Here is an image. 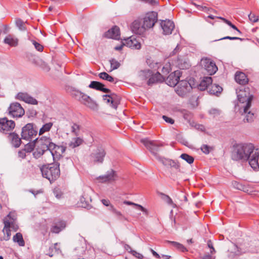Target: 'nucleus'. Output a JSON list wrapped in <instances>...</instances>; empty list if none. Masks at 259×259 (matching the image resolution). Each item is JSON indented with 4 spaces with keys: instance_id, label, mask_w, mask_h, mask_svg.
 <instances>
[{
    "instance_id": "nucleus-1",
    "label": "nucleus",
    "mask_w": 259,
    "mask_h": 259,
    "mask_svg": "<svg viewBox=\"0 0 259 259\" xmlns=\"http://www.w3.org/2000/svg\"><path fill=\"white\" fill-rule=\"evenodd\" d=\"M232 159L235 161L247 162L255 170H259V149H255L251 143L236 145L232 153Z\"/></svg>"
},
{
    "instance_id": "nucleus-2",
    "label": "nucleus",
    "mask_w": 259,
    "mask_h": 259,
    "mask_svg": "<svg viewBox=\"0 0 259 259\" xmlns=\"http://www.w3.org/2000/svg\"><path fill=\"white\" fill-rule=\"evenodd\" d=\"M36 144V148L33 153V155L36 159L39 158L46 152L50 151L51 145L54 143L50 137H42L39 139L37 138L33 140Z\"/></svg>"
},
{
    "instance_id": "nucleus-3",
    "label": "nucleus",
    "mask_w": 259,
    "mask_h": 259,
    "mask_svg": "<svg viewBox=\"0 0 259 259\" xmlns=\"http://www.w3.org/2000/svg\"><path fill=\"white\" fill-rule=\"evenodd\" d=\"M40 170L43 177L49 180L51 183L57 179L60 175L59 164L56 161L53 163L43 165Z\"/></svg>"
},
{
    "instance_id": "nucleus-4",
    "label": "nucleus",
    "mask_w": 259,
    "mask_h": 259,
    "mask_svg": "<svg viewBox=\"0 0 259 259\" xmlns=\"http://www.w3.org/2000/svg\"><path fill=\"white\" fill-rule=\"evenodd\" d=\"M249 89H244V90H240L237 92L238 100L239 102L238 106L241 109L243 108V112H247L251 104L253 96L250 95L248 92Z\"/></svg>"
},
{
    "instance_id": "nucleus-5",
    "label": "nucleus",
    "mask_w": 259,
    "mask_h": 259,
    "mask_svg": "<svg viewBox=\"0 0 259 259\" xmlns=\"http://www.w3.org/2000/svg\"><path fill=\"white\" fill-rule=\"evenodd\" d=\"M37 134V129L33 123H27L22 128L21 139L31 141Z\"/></svg>"
},
{
    "instance_id": "nucleus-6",
    "label": "nucleus",
    "mask_w": 259,
    "mask_h": 259,
    "mask_svg": "<svg viewBox=\"0 0 259 259\" xmlns=\"http://www.w3.org/2000/svg\"><path fill=\"white\" fill-rule=\"evenodd\" d=\"M15 123L13 120H9L7 117L0 118V132L9 135L15 128Z\"/></svg>"
},
{
    "instance_id": "nucleus-7",
    "label": "nucleus",
    "mask_w": 259,
    "mask_h": 259,
    "mask_svg": "<svg viewBox=\"0 0 259 259\" xmlns=\"http://www.w3.org/2000/svg\"><path fill=\"white\" fill-rule=\"evenodd\" d=\"M8 110L9 114L14 118L21 117L25 114L24 109L18 102L11 103Z\"/></svg>"
},
{
    "instance_id": "nucleus-8",
    "label": "nucleus",
    "mask_w": 259,
    "mask_h": 259,
    "mask_svg": "<svg viewBox=\"0 0 259 259\" xmlns=\"http://www.w3.org/2000/svg\"><path fill=\"white\" fill-rule=\"evenodd\" d=\"M142 20L146 30L152 28L157 21V13L155 12L148 13Z\"/></svg>"
},
{
    "instance_id": "nucleus-9",
    "label": "nucleus",
    "mask_w": 259,
    "mask_h": 259,
    "mask_svg": "<svg viewBox=\"0 0 259 259\" xmlns=\"http://www.w3.org/2000/svg\"><path fill=\"white\" fill-rule=\"evenodd\" d=\"M201 65L209 75L214 74L218 70L215 63L210 59L207 58L202 59Z\"/></svg>"
},
{
    "instance_id": "nucleus-10",
    "label": "nucleus",
    "mask_w": 259,
    "mask_h": 259,
    "mask_svg": "<svg viewBox=\"0 0 259 259\" xmlns=\"http://www.w3.org/2000/svg\"><path fill=\"white\" fill-rule=\"evenodd\" d=\"M142 142L150 151L158 159L160 157L158 155L157 152L160 150V147L162 146L161 144L155 141H149L146 139L143 140Z\"/></svg>"
},
{
    "instance_id": "nucleus-11",
    "label": "nucleus",
    "mask_w": 259,
    "mask_h": 259,
    "mask_svg": "<svg viewBox=\"0 0 259 259\" xmlns=\"http://www.w3.org/2000/svg\"><path fill=\"white\" fill-rule=\"evenodd\" d=\"M66 150V147L63 146H58L56 144L51 145L50 153L53 158L54 161L57 162V160L60 159L62 155L64 153Z\"/></svg>"
},
{
    "instance_id": "nucleus-12",
    "label": "nucleus",
    "mask_w": 259,
    "mask_h": 259,
    "mask_svg": "<svg viewBox=\"0 0 259 259\" xmlns=\"http://www.w3.org/2000/svg\"><path fill=\"white\" fill-rule=\"evenodd\" d=\"M103 98L107 103H110V106L114 109H116L119 104L120 98L114 93L110 95H104Z\"/></svg>"
},
{
    "instance_id": "nucleus-13",
    "label": "nucleus",
    "mask_w": 259,
    "mask_h": 259,
    "mask_svg": "<svg viewBox=\"0 0 259 259\" xmlns=\"http://www.w3.org/2000/svg\"><path fill=\"white\" fill-rule=\"evenodd\" d=\"M106 152L102 148H98L91 155L92 160L95 163H102L104 161Z\"/></svg>"
},
{
    "instance_id": "nucleus-14",
    "label": "nucleus",
    "mask_w": 259,
    "mask_h": 259,
    "mask_svg": "<svg viewBox=\"0 0 259 259\" xmlns=\"http://www.w3.org/2000/svg\"><path fill=\"white\" fill-rule=\"evenodd\" d=\"M181 74L179 70L170 73L166 79V83L170 87H175L179 83Z\"/></svg>"
},
{
    "instance_id": "nucleus-15",
    "label": "nucleus",
    "mask_w": 259,
    "mask_h": 259,
    "mask_svg": "<svg viewBox=\"0 0 259 259\" xmlns=\"http://www.w3.org/2000/svg\"><path fill=\"white\" fill-rule=\"evenodd\" d=\"M160 26L164 35L170 34L175 28L174 22L169 20L161 21Z\"/></svg>"
},
{
    "instance_id": "nucleus-16",
    "label": "nucleus",
    "mask_w": 259,
    "mask_h": 259,
    "mask_svg": "<svg viewBox=\"0 0 259 259\" xmlns=\"http://www.w3.org/2000/svg\"><path fill=\"white\" fill-rule=\"evenodd\" d=\"M132 31L137 34H143L146 29L142 23V20H135L134 21L131 26Z\"/></svg>"
},
{
    "instance_id": "nucleus-17",
    "label": "nucleus",
    "mask_w": 259,
    "mask_h": 259,
    "mask_svg": "<svg viewBox=\"0 0 259 259\" xmlns=\"http://www.w3.org/2000/svg\"><path fill=\"white\" fill-rule=\"evenodd\" d=\"M16 99L32 105H36L38 103L35 99L30 96L26 93L20 92L18 93L16 96Z\"/></svg>"
},
{
    "instance_id": "nucleus-18",
    "label": "nucleus",
    "mask_w": 259,
    "mask_h": 259,
    "mask_svg": "<svg viewBox=\"0 0 259 259\" xmlns=\"http://www.w3.org/2000/svg\"><path fill=\"white\" fill-rule=\"evenodd\" d=\"M178 84V89L177 90V92L179 95H181L189 91L192 89L190 83L185 80H179Z\"/></svg>"
},
{
    "instance_id": "nucleus-19",
    "label": "nucleus",
    "mask_w": 259,
    "mask_h": 259,
    "mask_svg": "<svg viewBox=\"0 0 259 259\" xmlns=\"http://www.w3.org/2000/svg\"><path fill=\"white\" fill-rule=\"evenodd\" d=\"M123 45L132 49L139 50L141 47L140 42L134 36L125 39Z\"/></svg>"
},
{
    "instance_id": "nucleus-20",
    "label": "nucleus",
    "mask_w": 259,
    "mask_h": 259,
    "mask_svg": "<svg viewBox=\"0 0 259 259\" xmlns=\"http://www.w3.org/2000/svg\"><path fill=\"white\" fill-rule=\"evenodd\" d=\"M116 177L117 175L115 171L113 169H110L108 170L105 175L99 176L98 179L100 182L103 183L114 181L115 180Z\"/></svg>"
},
{
    "instance_id": "nucleus-21",
    "label": "nucleus",
    "mask_w": 259,
    "mask_h": 259,
    "mask_svg": "<svg viewBox=\"0 0 259 259\" xmlns=\"http://www.w3.org/2000/svg\"><path fill=\"white\" fill-rule=\"evenodd\" d=\"M80 101L91 109L97 110L98 109V105L96 102L85 94L83 95Z\"/></svg>"
},
{
    "instance_id": "nucleus-22",
    "label": "nucleus",
    "mask_w": 259,
    "mask_h": 259,
    "mask_svg": "<svg viewBox=\"0 0 259 259\" xmlns=\"http://www.w3.org/2000/svg\"><path fill=\"white\" fill-rule=\"evenodd\" d=\"M104 36L107 38H110L115 39L120 38V29L117 26H114L111 29L108 30L104 33Z\"/></svg>"
},
{
    "instance_id": "nucleus-23",
    "label": "nucleus",
    "mask_w": 259,
    "mask_h": 259,
    "mask_svg": "<svg viewBox=\"0 0 259 259\" xmlns=\"http://www.w3.org/2000/svg\"><path fill=\"white\" fill-rule=\"evenodd\" d=\"M104 84L103 83L96 81H92L89 84V87L91 89H95L98 91H102L104 93H111V91L104 88Z\"/></svg>"
},
{
    "instance_id": "nucleus-24",
    "label": "nucleus",
    "mask_w": 259,
    "mask_h": 259,
    "mask_svg": "<svg viewBox=\"0 0 259 259\" xmlns=\"http://www.w3.org/2000/svg\"><path fill=\"white\" fill-rule=\"evenodd\" d=\"M8 138L15 147H19L21 144V139L19 135L15 132H11L8 135Z\"/></svg>"
},
{
    "instance_id": "nucleus-25",
    "label": "nucleus",
    "mask_w": 259,
    "mask_h": 259,
    "mask_svg": "<svg viewBox=\"0 0 259 259\" xmlns=\"http://www.w3.org/2000/svg\"><path fill=\"white\" fill-rule=\"evenodd\" d=\"M162 81V76L160 73L157 72L156 73L153 74L152 72L151 75L149 77V79L147 81V84L148 85H152L154 83L161 82Z\"/></svg>"
},
{
    "instance_id": "nucleus-26",
    "label": "nucleus",
    "mask_w": 259,
    "mask_h": 259,
    "mask_svg": "<svg viewBox=\"0 0 259 259\" xmlns=\"http://www.w3.org/2000/svg\"><path fill=\"white\" fill-rule=\"evenodd\" d=\"M176 65L180 69H187L190 66L189 62L184 57L178 58Z\"/></svg>"
},
{
    "instance_id": "nucleus-27",
    "label": "nucleus",
    "mask_w": 259,
    "mask_h": 259,
    "mask_svg": "<svg viewBox=\"0 0 259 259\" xmlns=\"http://www.w3.org/2000/svg\"><path fill=\"white\" fill-rule=\"evenodd\" d=\"M235 79L240 84L244 85L248 83V79L246 74L242 72H237L235 73Z\"/></svg>"
},
{
    "instance_id": "nucleus-28",
    "label": "nucleus",
    "mask_w": 259,
    "mask_h": 259,
    "mask_svg": "<svg viewBox=\"0 0 259 259\" xmlns=\"http://www.w3.org/2000/svg\"><path fill=\"white\" fill-rule=\"evenodd\" d=\"M58 160L60 161L59 162H58V164H59V166L61 165L62 167L65 169L72 167L73 165V161L70 158L61 157L57 160V161Z\"/></svg>"
},
{
    "instance_id": "nucleus-29",
    "label": "nucleus",
    "mask_w": 259,
    "mask_h": 259,
    "mask_svg": "<svg viewBox=\"0 0 259 259\" xmlns=\"http://www.w3.org/2000/svg\"><path fill=\"white\" fill-rule=\"evenodd\" d=\"M160 161H161L165 166H169L171 167H174L175 169L180 170L179 163L176 161L171 159L162 158H160Z\"/></svg>"
},
{
    "instance_id": "nucleus-30",
    "label": "nucleus",
    "mask_w": 259,
    "mask_h": 259,
    "mask_svg": "<svg viewBox=\"0 0 259 259\" xmlns=\"http://www.w3.org/2000/svg\"><path fill=\"white\" fill-rule=\"evenodd\" d=\"M212 81L211 77H204L199 84V89L201 91L205 90L209 84L212 83Z\"/></svg>"
},
{
    "instance_id": "nucleus-31",
    "label": "nucleus",
    "mask_w": 259,
    "mask_h": 259,
    "mask_svg": "<svg viewBox=\"0 0 259 259\" xmlns=\"http://www.w3.org/2000/svg\"><path fill=\"white\" fill-rule=\"evenodd\" d=\"M4 42L9 45L11 47H16L18 45V40L16 38H14L10 35H8L4 39Z\"/></svg>"
},
{
    "instance_id": "nucleus-32",
    "label": "nucleus",
    "mask_w": 259,
    "mask_h": 259,
    "mask_svg": "<svg viewBox=\"0 0 259 259\" xmlns=\"http://www.w3.org/2000/svg\"><path fill=\"white\" fill-rule=\"evenodd\" d=\"M249 108L247 110V112H244L243 108L241 109L240 108V112L241 114H245V117H244L243 120L244 122H250L253 121L254 117V114L252 113L249 110Z\"/></svg>"
},
{
    "instance_id": "nucleus-33",
    "label": "nucleus",
    "mask_w": 259,
    "mask_h": 259,
    "mask_svg": "<svg viewBox=\"0 0 259 259\" xmlns=\"http://www.w3.org/2000/svg\"><path fill=\"white\" fill-rule=\"evenodd\" d=\"M223 91V88L217 84H211L210 88L209 89V93L210 94L218 95Z\"/></svg>"
},
{
    "instance_id": "nucleus-34",
    "label": "nucleus",
    "mask_w": 259,
    "mask_h": 259,
    "mask_svg": "<svg viewBox=\"0 0 259 259\" xmlns=\"http://www.w3.org/2000/svg\"><path fill=\"white\" fill-rule=\"evenodd\" d=\"M152 71L148 69L145 70H142L139 73V77L142 81H145L149 79V77L151 75Z\"/></svg>"
},
{
    "instance_id": "nucleus-35",
    "label": "nucleus",
    "mask_w": 259,
    "mask_h": 259,
    "mask_svg": "<svg viewBox=\"0 0 259 259\" xmlns=\"http://www.w3.org/2000/svg\"><path fill=\"white\" fill-rule=\"evenodd\" d=\"M13 240L15 242H17L20 246H24L25 245V241L23 238L21 233H17L13 237Z\"/></svg>"
},
{
    "instance_id": "nucleus-36",
    "label": "nucleus",
    "mask_w": 259,
    "mask_h": 259,
    "mask_svg": "<svg viewBox=\"0 0 259 259\" xmlns=\"http://www.w3.org/2000/svg\"><path fill=\"white\" fill-rule=\"evenodd\" d=\"M83 140L81 138L79 137L74 138L72 139L69 145L72 148H74L80 146Z\"/></svg>"
},
{
    "instance_id": "nucleus-37",
    "label": "nucleus",
    "mask_w": 259,
    "mask_h": 259,
    "mask_svg": "<svg viewBox=\"0 0 259 259\" xmlns=\"http://www.w3.org/2000/svg\"><path fill=\"white\" fill-rule=\"evenodd\" d=\"M159 195L161 196V198L167 204L172 206L174 208L176 207V204L173 202L169 196L161 192L159 193Z\"/></svg>"
},
{
    "instance_id": "nucleus-38",
    "label": "nucleus",
    "mask_w": 259,
    "mask_h": 259,
    "mask_svg": "<svg viewBox=\"0 0 259 259\" xmlns=\"http://www.w3.org/2000/svg\"><path fill=\"white\" fill-rule=\"evenodd\" d=\"M233 187L239 190L243 191L244 192L248 191V188L242 183L238 182L237 181H234L232 182Z\"/></svg>"
},
{
    "instance_id": "nucleus-39",
    "label": "nucleus",
    "mask_w": 259,
    "mask_h": 259,
    "mask_svg": "<svg viewBox=\"0 0 259 259\" xmlns=\"http://www.w3.org/2000/svg\"><path fill=\"white\" fill-rule=\"evenodd\" d=\"M65 227V224L64 222H61L60 224L58 225L53 226L51 228V231L54 233H59Z\"/></svg>"
},
{
    "instance_id": "nucleus-40",
    "label": "nucleus",
    "mask_w": 259,
    "mask_h": 259,
    "mask_svg": "<svg viewBox=\"0 0 259 259\" xmlns=\"http://www.w3.org/2000/svg\"><path fill=\"white\" fill-rule=\"evenodd\" d=\"M53 126L52 122H48L45 124L41 128H40L39 131V135H41L43 134L44 133L46 132H48L50 130L51 127Z\"/></svg>"
},
{
    "instance_id": "nucleus-41",
    "label": "nucleus",
    "mask_w": 259,
    "mask_h": 259,
    "mask_svg": "<svg viewBox=\"0 0 259 259\" xmlns=\"http://www.w3.org/2000/svg\"><path fill=\"white\" fill-rule=\"evenodd\" d=\"M99 76L100 78L107 80L110 82L114 81V79L113 77L109 75L108 73L105 72H103L99 74Z\"/></svg>"
},
{
    "instance_id": "nucleus-42",
    "label": "nucleus",
    "mask_w": 259,
    "mask_h": 259,
    "mask_svg": "<svg viewBox=\"0 0 259 259\" xmlns=\"http://www.w3.org/2000/svg\"><path fill=\"white\" fill-rule=\"evenodd\" d=\"M123 203H124V204H127L128 205H134V206L138 207V208L140 210H141L142 211L144 212L145 213V214H146V215L148 214V210L140 204H138L135 203L134 202L128 201H124L123 202Z\"/></svg>"
},
{
    "instance_id": "nucleus-43",
    "label": "nucleus",
    "mask_w": 259,
    "mask_h": 259,
    "mask_svg": "<svg viewBox=\"0 0 259 259\" xmlns=\"http://www.w3.org/2000/svg\"><path fill=\"white\" fill-rule=\"evenodd\" d=\"M180 158L186 161L189 164H192L193 163L194 159V158L188 154L183 153L180 155Z\"/></svg>"
},
{
    "instance_id": "nucleus-44",
    "label": "nucleus",
    "mask_w": 259,
    "mask_h": 259,
    "mask_svg": "<svg viewBox=\"0 0 259 259\" xmlns=\"http://www.w3.org/2000/svg\"><path fill=\"white\" fill-rule=\"evenodd\" d=\"M111 65L110 71L117 69L120 66V63L115 59H111L109 60Z\"/></svg>"
},
{
    "instance_id": "nucleus-45",
    "label": "nucleus",
    "mask_w": 259,
    "mask_h": 259,
    "mask_svg": "<svg viewBox=\"0 0 259 259\" xmlns=\"http://www.w3.org/2000/svg\"><path fill=\"white\" fill-rule=\"evenodd\" d=\"M167 242L171 244L172 246L177 248L178 249H179L183 252L186 250V248L184 247V246L179 242L170 241H167Z\"/></svg>"
},
{
    "instance_id": "nucleus-46",
    "label": "nucleus",
    "mask_w": 259,
    "mask_h": 259,
    "mask_svg": "<svg viewBox=\"0 0 259 259\" xmlns=\"http://www.w3.org/2000/svg\"><path fill=\"white\" fill-rule=\"evenodd\" d=\"M202 152L205 154H208L210 152L213 150V148L206 144H203L200 148Z\"/></svg>"
},
{
    "instance_id": "nucleus-47",
    "label": "nucleus",
    "mask_w": 259,
    "mask_h": 259,
    "mask_svg": "<svg viewBox=\"0 0 259 259\" xmlns=\"http://www.w3.org/2000/svg\"><path fill=\"white\" fill-rule=\"evenodd\" d=\"M71 131L75 136H78L80 131V126L76 123H73L71 126Z\"/></svg>"
},
{
    "instance_id": "nucleus-48",
    "label": "nucleus",
    "mask_w": 259,
    "mask_h": 259,
    "mask_svg": "<svg viewBox=\"0 0 259 259\" xmlns=\"http://www.w3.org/2000/svg\"><path fill=\"white\" fill-rule=\"evenodd\" d=\"M25 24V22L20 19H17L16 20V25L21 31H24L26 30Z\"/></svg>"
},
{
    "instance_id": "nucleus-49",
    "label": "nucleus",
    "mask_w": 259,
    "mask_h": 259,
    "mask_svg": "<svg viewBox=\"0 0 259 259\" xmlns=\"http://www.w3.org/2000/svg\"><path fill=\"white\" fill-rule=\"evenodd\" d=\"M84 94V93L78 90H73L72 92V95L79 101L81 100V99Z\"/></svg>"
},
{
    "instance_id": "nucleus-50",
    "label": "nucleus",
    "mask_w": 259,
    "mask_h": 259,
    "mask_svg": "<svg viewBox=\"0 0 259 259\" xmlns=\"http://www.w3.org/2000/svg\"><path fill=\"white\" fill-rule=\"evenodd\" d=\"M171 70V68L169 63H166L164 65L162 69V73L163 74H167Z\"/></svg>"
},
{
    "instance_id": "nucleus-51",
    "label": "nucleus",
    "mask_w": 259,
    "mask_h": 259,
    "mask_svg": "<svg viewBox=\"0 0 259 259\" xmlns=\"http://www.w3.org/2000/svg\"><path fill=\"white\" fill-rule=\"evenodd\" d=\"M31 41L37 51L40 52L43 51L44 47L35 41V40H32Z\"/></svg>"
},
{
    "instance_id": "nucleus-52",
    "label": "nucleus",
    "mask_w": 259,
    "mask_h": 259,
    "mask_svg": "<svg viewBox=\"0 0 259 259\" xmlns=\"http://www.w3.org/2000/svg\"><path fill=\"white\" fill-rule=\"evenodd\" d=\"M183 117L185 119H186L187 121H190L192 116V113L188 111H184L183 113Z\"/></svg>"
},
{
    "instance_id": "nucleus-53",
    "label": "nucleus",
    "mask_w": 259,
    "mask_h": 259,
    "mask_svg": "<svg viewBox=\"0 0 259 259\" xmlns=\"http://www.w3.org/2000/svg\"><path fill=\"white\" fill-rule=\"evenodd\" d=\"M80 206L82 207L86 208L88 206V201H86L84 197H81L80 198Z\"/></svg>"
},
{
    "instance_id": "nucleus-54",
    "label": "nucleus",
    "mask_w": 259,
    "mask_h": 259,
    "mask_svg": "<svg viewBox=\"0 0 259 259\" xmlns=\"http://www.w3.org/2000/svg\"><path fill=\"white\" fill-rule=\"evenodd\" d=\"M220 110L218 109L212 108L209 111V113L214 116H218L220 114Z\"/></svg>"
},
{
    "instance_id": "nucleus-55",
    "label": "nucleus",
    "mask_w": 259,
    "mask_h": 259,
    "mask_svg": "<svg viewBox=\"0 0 259 259\" xmlns=\"http://www.w3.org/2000/svg\"><path fill=\"white\" fill-rule=\"evenodd\" d=\"M162 118L165 122H166L168 123H170L171 124H174L175 122V120L172 118L169 117L166 115H163Z\"/></svg>"
},
{
    "instance_id": "nucleus-56",
    "label": "nucleus",
    "mask_w": 259,
    "mask_h": 259,
    "mask_svg": "<svg viewBox=\"0 0 259 259\" xmlns=\"http://www.w3.org/2000/svg\"><path fill=\"white\" fill-rule=\"evenodd\" d=\"M131 253L139 259H142L143 258V255L141 253H140L135 250H131Z\"/></svg>"
},
{
    "instance_id": "nucleus-57",
    "label": "nucleus",
    "mask_w": 259,
    "mask_h": 259,
    "mask_svg": "<svg viewBox=\"0 0 259 259\" xmlns=\"http://www.w3.org/2000/svg\"><path fill=\"white\" fill-rule=\"evenodd\" d=\"M3 232L4 234H7V236L5 237L4 239L5 240H8L10 239L11 236L10 228L3 229Z\"/></svg>"
},
{
    "instance_id": "nucleus-58",
    "label": "nucleus",
    "mask_w": 259,
    "mask_h": 259,
    "mask_svg": "<svg viewBox=\"0 0 259 259\" xmlns=\"http://www.w3.org/2000/svg\"><path fill=\"white\" fill-rule=\"evenodd\" d=\"M248 18H249V20L251 22H253V23L256 22L258 20L257 17L255 15L252 14L251 13H250L248 15Z\"/></svg>"
},
{
    "instance_id": "nucleus-59",
    "label": "nucleus",
    "mask_w": 259,
    "mask_h": 259,
    "mask_svg": "<svg viewBox=\"0 0 259 259\" xmlns=\"http://www.w3.org/2000/svg\"><path fill=\"white\" fill-rule=\"evenodd\" d=\"M223 39H230V40L239 39V40H242L243 39L241 38L240 37H232V36H225L223 38H221L220 39H219L218 40H223Z\"/></svg>"
},
{
    "instance_id": "nucleus-60",
    "label": "nucleus",
    "mask_w": 259,
    "mask_h": 259,
    "mask_svg": "<svg viewBox=\"0 0 259 259\" xmlns=\"http://www.w3.org/2000/svg\"><path fill=\"white\" fill-rule=\"evenodd\" d=\"M180 50V47L178 45L176 48L170 53L169 56H172L177 54Z\"/></svg>"
},
{
    "instance_id": "nucleus-61",
    "label": "nucleus",
    "mask_w": 259,
    "mask_h": 259,
    "mask_svg": "<svg viewBox=\"0 0 259 259\" xmlns=\"http://www.w3.org/2000/svg\"><path fill=\"white\" fill-rule=\"evenodd\" d=\"M4 223L5 225L4 229H8L10 228L12 223L9 221L5 219L4 221Z\"/></svg>"
},
{
    "instance_id": "nucleus-62",
    "label": "nucleus",
    "mask_w": 259,
    "mask_h": 259,
    "mask_svg": "<svg viewBox=\"0 0 259 259\" xmlns=\"http://www.w3.org/2000/svg\"><path fill=\"white\" fill-rule=\"evenodd\" d=\"M57 245H58V244L57 243H55L54 244V246L53 247H50V250L51 249L52 250H54L55 253H59V252H61V251L59 249V248H57Z\"/></svg>"
},
{
    "instance_id": "nucleus-63",
    "label": "nucleus",
    "mask_w": 259,
    "mask_h": 259,
    "mask_svg": "<svg viewBox=\"0 0 259 259\" xmlns=\"http://www.w3.org/2000/svg\"><path fill=\"white\" fill-rule=\"evenodd\" d=\"M195 5L196 6L197 9L199 10L203 11H207L209 10V8H207L205 6H200V5H197L195 4Z\"/></svg>"
},
{
    "instance_id": "nucleus-64",
    "label": "nucleus",
    "mask_w": 259,
    "mask_h": 259,
    "mask_svg": "<svg viewBox=\"0 0 259 259\" xmlns=\"http://www.w3.org/2000/svg\"><path fill=\"white\" fill-rule=\"evenodd\" d=\"M34 149V145H27L26 146H25V150H27V152H31V151H32Z\"/></svg>"
}]
</instances>
